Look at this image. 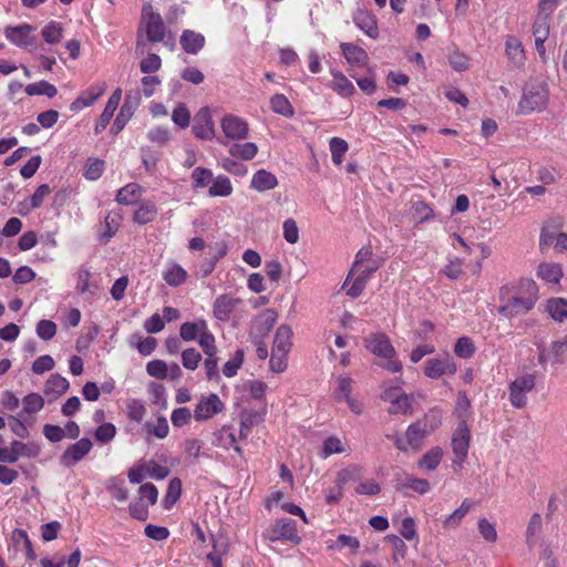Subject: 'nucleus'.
Segmentation results:
<instances>
[{"label":"nucleus","mask_w":567,"mask_h":567,"mask_svg":"<svg viewBox=\"0 0 567 567\" xmlns=\"http://www.w3.org/2000/svg\"><path fill=\"white\" fill-rule=\"evenodd\" d=\"M538 291L537 284L529 278H523L514 286L502 287L499 297L504 303L499 313L514 317L528 312L538 299Z\"/></svg>","instance_id":"1"},{"label":"nucleus","mask_w":567,"mask_h":567,"mask_svg":"<svg viewBox=\"0 0 567 567\" xmlns=\"http://www.w3.org/2000/svg\"><path fill=\"white\" fill-rule=\"evenodd\" d=\"M378 268L379 262L374 259L371 247L361 248L357 252L354 262L343 282L342 288L346 293L351 298H358Z\"/></svg>","instance_id":"2"},{"label":"nucleus","mask_w":567,"mask_h":567,"mask_svg":"<svg viewBox=\"0 0 567 567\" xmlns=\"http://www.w3.org/2000/svg\"><path fill=\"white\" fill-rule=\"evenodd\" d=\"M365 348L383 361L381 367L392 373H399L403 369L402 362L396 357V351L389 337L384 333H372L364 339Z\"/></svg>","instance_id":"3"},{"label":"nucleus","mask_w":567,"mask_h":567,"mask_svg":"<svg viewBox=\"0 0 567 567\" xmlns=\"http://www.w3.org/2000/svg\"><path fill=\"white\" fill-rule=\"evenodd\" d=\"M549 101L548 85L543 80H529L523 90L522 99L518 103L519 114H529L540 112L547 107Z\"/></svg>","instance_id":"4"},{"label":"nucleus","mask_w":567,"mask_h":567,"mask_svg":"<svg viewBox=\"0 0 567 567\" xmlns=\"http://www.w3.org/2000/svg\"><path fill=\"white\" fill-rule=\"evenodd\" d=\"M166 28L158 12H155L151 3H145L141 12L138 25V43L143 37L150 42H161L165 38Z\"/></svg>","instance_id":"5"},{"label":"nucleus","mask_w":567,"mask_h":567,"mask_svg":"<svg viewBox=\"0 0 567 567\" xmlns=\"http://www.w3.org/2000/svg\"><path fill=\"white\" fill-rule=\"evenodd\" d=\"M381 400L389 404L391 414H411L413 412L414 398L403 391L401 385L384 383Z\"/></svg>","instance_id":"6"},{"label":"nucleus","mask_w":567,"mask_h":567,"mask_svg":"<svg viewBox=\"0 0 567 567\" xmlns=\"http://www.w3.org/2000/svg\"><path fill=\"white\" fill-rule=\"evenodd\" d=\"M536 386L535 373H523L517 375L508 384V400L515 409H524L528 403V394Z\"/></svg>","instance_id":"7"},{"label":"nucleus","mask_w":567,"mask_h":567,"mask_svg":"<svg viewBox=\"0 0 567 567\" xmlns=\"http://www.w3.org/2000/svg\"><path fill=\"white\" fill-rule=\"evenodd\" d=\"M265 537L270 542L285 540L295 545L301 542V537L298 535L297 524L290 518L277 519L267 528Z\"/></svg>","instance_id":"8"},{"label":"nucleus","mask_w":567,"mask_h":567,"mask_svg":"<svg viewBox=\"0 0 567 567\" xmlns=\"http://www.w3.org/2000/svg\"><path fill=\"white\" fill-rule=\"evenodd\" d=\"M179 337L186 342L197 340L199 347H203L210 342V340L216 339L209 330L205 319H197L196 321L182 323L179 327Z\"/></svg>","instance_id":"9"},{"label":"nucleus","mask_w":567,"mask_h":567,"mask_svg":"<svg viewBox=\"0 0 567 567\" xmlns=\"http://www.w3.org/2000/svg\"><path fill=\"white\" fill-rule=\"evenodd\" d=\"M34 32L35 28L33 25L22 23L7 27L4 29V37L13 45L20 49L31 50L37 42Z\"/></svg>","instance_id":"10"},{"label":"nucleus","mask_w":567,"mask_h":567,"mask_svg":"<svg viewBox=\"0 0 567 567\" xmlns=\"http://www.w3.org/2000/svg\"><path fill=\"white\" fill-rule=\"evenodd\" d=\"M471 442V431L467 423L460 422L452 435L453 464L462 466L467 458Z\"/></svg>","instance_id":"11"},{"label":"nucleus","mask_w":567,"mask_h":567,"mask_svg":"<svg viewBox=\"0 0 567 567\" xmlns=\"http://www.w3.org/2000/svg\"><path fill=\"white\" fill-rule=\"evenodd\" d=\"M225 410V403L216 393L200 395L195 408L194 419L197 422L208 421Z\"/></svg>","instance_id":"12"},{"label":"nucleus","mask_w":567,"mask_h":567,"mask_svg":"<svg viewBox=\"0 0 567 567\" xmlns=\"http://www.w3.org/2000/svg\"><path fill=\"white\" fill-rule=\"evenodd\" d=\"M220 128L224 136L231 141L246 140L249 135L248 122L235 114H225L220 120Z\"/></svg>","instance_id":"13"},{"label":"nucleus","mask_w":567,"mask_h":567,"mask_svg":"<svg viewBox=\"0 0 567 567\" xmlns=\"http://www.w3.org/2000/svg\"><path fill=\"white\" fill-rule=\"evenodd\" d=\"M456 371L457 364L450 354L431 358L424 362V374L429 379H440L444 375L452 377Z\"/></svg>","instance_id":"14"},{"label":"nucleus","mask_w":567,"mask_h":567,"mask_svg":"<svg viewBox=\"0 0 567 567\" xmlns=\"http://www.w3.org/2000/svg\"><path fill=\"white\" fill-rule=\"evenodd\" d=\"M430 432L426 429L421 427L420 423L411 424L403 436H394V445L400 451L406 452L409 449L417 451Z\"/></svg>","instance_id":"15"},{"label":"nucleus","mask_w":567,"mask_h":567,"mask_svg":"<svg viewBox=\"0 0 567 567\" xmlns=\"http://www.w3.org/2000/svg\"><path fill=\"white\" fill-rule=\"evenodd\" d=\"M353 380L347 375H340L336 380L334 396L338 401L347 402L349 409L354 414H361L363 404L351 395Z\"/></svg>","instance_id":"16"},{"label":"nucleus","mask_w":567,"mask_h":567,"mask_svg":"<svg viewBox=\"0 0 567 567\" xmlns=\"http://www.w3.org/2000/svg\"><path fill=\"white\" fill-rule=\"evenodd\" d=\"M192 130L194 135L200 140L210 141L215 137V125L208 106H203L198 110Z\"/></svg>","instance_id":"17"},{"label":"nucleus","mask_w":567,"mask_h":567,"mask_svg":"<svg viewBox=\"0 0 567 567\" xmlns=\"http://www.w3.org/2000/svg\"><path fill=\"white\" fill-rule=\"evenodd\" d=\"M567 358V334L550 343L548 348H539L538 362L545 367L548 362L560 363Z\"/></svg>","instance_id":"18"},{"label":"nucleus","mask_w":567,"mask_h":567,"mask_svg":"<svg viewBox=\"0 0 567 567\" xmlns=\"http://www.w3.org/2000/svg\"><path fill=\"white\" fill-rule=\"evenodd\" d=\"M241 303V299L223 293L213 303V316L219 321H227Z\"/></svg>","instance_id":"19"},{"label":"nucleus","mask_w":567,"mask_h":567,"mask_svg":"<svg viewBox=\"0 0 567 567\" xmlns=\"http://www.w3.org/2000/svg\"><path fill=\"white\" fill-rule=\"evenodd\" d=\"M200 349L205 354L203 367H204L206 379L209 381L218 380L219 379L218 365H219L220 359L218 357V348L216 344V339L210 340V342L200 347Z\"/></svg>","instance_id":"20"},{"label":"nucleus","mask_w":567,"mask_h":567,"mask_svg":"<svg viewBox=\"0 0 567 567\" xmlns=\"http://www.w3.org/2000/svg\"><path fill=\"white\" fill-rule=\"evenodd\" d=\"M504 45L508 64L515 69L524 68L526 54L522 41L514 35H507Z\"/></svg>","instance_id":"21"},{"label":"nucleus","mask_w":567,"mask_h":567,"mask_svg":"<svg viewBox=\"0 0 567 567\" xmlns=\"http://www.w3.org/2000/svg\"><path fill=\"white\" fill-rule=\"evenodd\" d=\"M266 414V408H262L261 410H243L239 414V437L247 439L251 429L264 422Z\"/></svg>","instance_id":"22"},{"label":"nucleus","mask_w":567,"mask_h":567,"mask_svg":"<svg viewBox=\"0 0 567 567\" xmlns=\"http://www.w3.org/2000/svg\"><path fill=\"white\" fill-rule=\"evenodd\" d=\"M92 449V442L89 439H81L70 445L61 455V463L64 466H73L89 454Z\"/></svg>","instance_id":"23"},{"label":"nucleus","mask_w":567,"mask_h":567,"mask_svg":"<svg viewBox=\"0 0 567 567\" xmlns=\"http://www.w3.org/2000/svg\"><path fill=\"white\" fill-rule=\"evenodd\" d=\"M105 92V84H93L87 87L70 104V110L74 113L91 106Z\"/></svg>","instance_id":"24"},{"label":"nucleus","mask_w":567,"mask_h":567,"mask_svg":"<svg viewBox=\"0 0 567 567\" xmlns=\"http://www.w3.org/2000/svg\"><path fill=\"white\" fill-rule=\"evenodd\" d=\"M340 49L351 69H363L369 63L368 53L352 43H341Z\"/></svg>","instance_id":"25"},{"label":"nucleus","mask_w":567,"mask_h":567,"mask_svg":"<svg viewBox=\"0 0 567 567\" xmlns=\"http://www.w3.org/2000/svg\"><path fill=\"white\" fill-rule=\"evenodd\" d=\"M121 99H122V90L116 89L112 93V95L109 97L107 103L95 124V127H94L95 134H100L101 132H103L106 128V126L110 124V122L114 115V112L118 107Z\"/></svg>","instance_id":"26"},{"label":"nucleus","mask_w":567,"mask_h":567,"mask_svg":"<svg viewBox=\"0 0 567 567\" xmlns=\"http://www.w3.org/2000/svg\"><path fill=\"white\" fill-rule=\"evenodd\" d=\"M553 247L556 252L567 250V234L543 229L539 237V248L542 250Z\"/></svg>","instance_id":"27"},{"label":"nucleus","mask_w":567,"mask_h":567,"mask_svg":"<svg viewBox=\"0 0 567 567\" xmlns=\"http://www.w3.org/2000/svg\"><path fill=\"white\" fill-rule=\"evenodd\" d=\"M536 276L546 284L559 285L564 270L558 262L544 261L538 265Z\"/></svg>","instance_id":"28"},{"label":"nucleus","mask_w":567,"mask_h":567,"mask_svg":"<svg viewBox=\"0 0 567 567\" xmlns=\"http://www.w3.org/2000/svg\"><path fill=\"white\" fill-rule=\"evenodd\" d=\"M214 437L217 446L225 450H234L239 456L243 455V450L237 442V436L231 425H223L214 433Z\"/></svg>","instance_id":"29"},{"label":"nucleus","mask_w":567,"mask_h":567,"mask_svg":"<svg viewBox=\"0 0 567 567\" xmlns=\"http://www.w3.org/2000/svg\"><path fill=\"white\" fill-rule=\"evenodd\" d=\"M21 404L22 410L20 412V416L25 421L34 420V415L44 406V399L41 394L31 392L23 396Z\"/></svg>","instance_id":"30"},{"label":"nucleus","mask_w":567,"mask_h":567,"mask_svg":"<svg viewBox=\"0 0 567 567\" xmlns=\"http://www.w3.org/2000/svg\"><path fill=\"white\" fill-rule=\"evenodd\" d=\"M162 277L171 287H178L186 282L187 271L177 262L168 261L163 270Z\"/></svg>","instance_id":"31"},{"label":"nucleus","mask_w":567,"mask_h":567,"mask_svg":"<svg viewBox=\"0 0 567 567\" xmlns=\"http://www.w3.org/2000/svg\"><path fill=\"white\" fill-rule=\"evenodd\" d=\"M332 80L329 86L341 97L348 99L355 93L352 82L340 71L331 70Z\"/></svg>","instance_id":"32"},{"label":"nucleus","mask_w":567,"mask_h":567,"mask_svg":"<svg viewBox=\"0 0 567 567\" xmlns=\"http://www.w3.org/2000/svg\"><path fill=\"white\" fill-rule=\"evenodd\" d=\"M278 313L275 309H266L252 321V330L259 336H266L275 326Z\"/></svg>","instance_id":"33"},{"label":"nucleus","mask_w":567,"mask_h":567,"mask_svg":"<svg viewBox=\"0 0 567 567\" xmlns=\"http://www.w3.org/2000/svg\"><path fill=\"white\" fill-rule=\"evenodd\" d=\"M30 455L29 447L21 441L11 442L10 446L0 449V462L16 463L20 456Z\"/></svg>","instance_id":"34"},{"label":"nucleus","mask_w":567,"mask_h":567,"mask_svg":"<svg viewBox=\"0 0 567 567\" xmlns=\"http://www.w3.org/2000/svg\"><path fill=\"white\" fill-rule=\"evenodd\" d=\"M277 185H278L277 177L272 173H270L266 169L257 171L252 175L251 182H250V187L257 192L270 190V189H274L275 187H277Z\"/></svg>","instance_id":"35"},{"label":"nucleus","mask_w":567,"mask_h":567,"mask_svg":"<svg viewBox=\"0 0 567 567\" xmlns=\"http://www.w3.org/2000/svg\"><path fill=\"white\" fill-rule=\"evenodd\" d=\"M233 192L234 187L229 177L223 174L213 177L210 186L208 187V195L210 197H228Z\"/></svg>","instance_id":"36"},{"label":"nucleus","mask_w":567,"mask_h":567,"mask_svg":"<svg viewBox=\"0 0 567 567\" xmlns=\"http://www.w3.org/2000/svg\"><path fill=\"white\" fill-rule=\"evenodd\" d=\"M205 44L203 34L192 30H185L181 35V45L185 52L196 54Z\"/></svg>","instance_id":"37"},{"label":"nucleus","mask_w":567,"mask_h":567,"mask_svg":"<svg viewBox=\"0 0 567 567\" xmlns=\"http://www.w3.org/2000/svg\"><path fill=\"white\" fill-rule=\"evenodd\" d=\"M51 193V188L47 184L40 185L33 195L23 202L20 203V213L28 214L32 209L40 207L44 200V198Z\"/></svg>","instance_id":"38"},{"label":"nucleus","mask_w":567,"mask_h":567,"mask_svg":"<svg viewBox=\"0 0 567 567\" xmlns=\"http://www.w3.org/2000/svg\"><path fill=\"white\" fill-rule=\"evenodd\" d=\"M545 310L553 320L563 322L567 318V299L550 298L545 303Z\"/></svg>","instance_id":"39"},{"label":"nucleus","mask_w":567,"mask_h":567,"mask_svg":"<svg viewBox=\"0 0 567 567\" xmlns=\"http://www.w3.org/2000/svg\"><path fill=\"white\" fill-rule=\"evenodd\" d=\"M128 343L144 357L151 355L157 347V340L155 338L143 337L138 333L132 334L128 339Z\"/></svg>","instance_id":"40"},{"label":"nucleus","mask_w":567,"mask_h":567,"mask_svg":"<svg viewBox=\"0 0 567 567\" xmlns=\"http://www.w3.org/2000/svg\"><path fill=\"white\" fill-rule=\"evenodd\" d=\"M291 328L287 324H281L276 330L272 350L289 353L291 349Z\"/></svg>","instance_id":"41"},{"label":"nucleus","mask_w":567,"mask_h":567,"mask_svg":"<svg viewBox=\"0 0 567 567\" xmlns=\"http://www.w3.org/2000/svg\"><path fill=\"white\" fill-rule=\"evenodd\" d=\"M69 385V381L64 377L51 374L44 384V393L58 398L68 391Z\"/></svg>","instance_id":"42"},{"label":"nucleus","mask_w":567,"mask_h":567,"mask_svg":"<svg viewBox=\"0 0 567 567\" xmlns=\"http://www.w3.org/2000/svg\"><path fill=\"white\" fill-rule=\"evenodd\" d=\"M143 189L136 183H130L122 187L116 195V202L122 205H132L142 196Z\"/></svg>","instance_id":"43"},{"label":"nucleus","mask_w":567,"mask_h":567,"mask_svg":"<svg viewBox=\"0 0 567 567\" xmlns=\"http://www.w3.org/2000/svg\"><path fill=\"white\" fill-rule=\"evenodd\" d=\"M354 22L368 37L372 39L378 37L377 21L369 12L359 11L354 17Z\"/></svg>","instance_id":"44"},{"label":"nucleus","mask_w":567,"mask_h":567,"mask_svg":"<svg viewBox=\"0 0 567 567\" xmlns=\"http://www.w3.org/2000/svg\"><path fill=\"white\" fill-rule=\"evenodd\" d=\"M349 451V445L344 440L337 436H329L323 441L321 457L328 458L332 454H341Z\"/></svg>","instance_id":"45"},{"label":"nucleus","mask_w":567,"mask_h":567,"mask_svg":"<svg viewBox=\"0 0 567 567\" xmlns=\"http://www.w3.org/2000/svg\"><path fill=\"white\" fill-rule=\"evenodd\" d=\"M444 452L440 446L430 449L417 462L420 468L426 471H434L440 465L443 458Z\"/></svg>","instance_id":"46"},{"label":"nucleus","mask_w":567,"mask_h":567,"mask_svg":"<svg viewBox=\"0 0 567 567\" xmlns=\"http://www.w3.org/2000/svg\"><path fill=\"white\" fill-rule=\"evenodd\" d=\"M13 546L17 550L25 553L27 557L33 559L35 554L32 549L31 540L25 530L14 529L11 536Z\"/></svg>","instance_id":"47"},{"label":"nucleus","mask_w":567,"mask_h":567,"mask_svg":"<svg viewBox=\"0 0 567 567\" xmlns=\"http://www.w3.org/2000/svg\"><path fill=\"white\" fill-rule=\"evenodd\" d=\"M157 215V207L152 202L142 203L134 212L133 220L136 224L145 225L155 219Z\"/></svg>","instance_id":"48"},{"label":"nucleus","mask_w":567,"mask_h":567,"mask_svg":"<svg viewBox=\"0 0 567 567\" xmlns=\"http://www.w3.org/2000/svg\"><path fill=\"white\" fill-rule=\"evenodd\" d=\"M214 174L213 171L203 166H197L193 169L190 178L194 189H203L210 186Z\"/></svg>","instance_id":"49"},{"label":"nucleus","mask_w":567,"mask_h":567,"mask_svg":"<svg viewBox=\"0 0 567 567\" xmlns=\"http://www.w3.org/2000/svg\"><path fill=\"white\" fill-rule=\"evenodd\" d=\"M270 107L274 113L285 117H292L295 114L293 106L284 94H275L270 97Z\"/></svg>","instance_id":"50"},{"label":"nucleus","mask_w":567,"mask_h":567,"mask_svg":"<svg viewBox=\"0 0 567 567\" xmlns=\"http://www.w3.org/2000/svg\"><path fill=\"white\" fill-rule=\"evenodd\" d=\"M258 153V146L252 142H246L243 144H233L229 148V154L233 157L240 158L244 161L252 159Z\"/></svg>","instance_id":"51"},{"label":"nucleus","mask_w":567,"mask_h":567,"mask_svg":"<svg viewBox=\"0 0 567 567\" xmlns=\"http://www.w3.org/2000/svg\"><path fill=\"white\" fill-rule=\"evenodd\" d=\"M399 533L402 538L408 542H413L416 546L419 544V534L416 530L415 519L411 516H405L400 520Z\"/></svg>","instance_id":"52"},{"label":"nucleus","mask_w":567,"mask_h":567,"mask_svg":"<svg viewBox=\"0 0 567 567\" xmlns=\"http://www.w3.org/2000/svg\"><path fill=\"white\" fill-rule=\"evenodd\" d=\"M329 148L333 164L340 166L343 162L346 153L349 150L348 142L341 137L334 136L329 141Z\"/></svg>","instance_id":"53"},{"label":"nucleus","mask_w":567,"mask_h":567,"mask_svg":"<svg viewBox=\"0 0 567 567\" xmlns=\"http://www.w3.org/2000/svg\"><path fill=\"white\" fill-rule=\"evenodd\" d=\"M121 221L122 215L120 213H109L104 219V231L101 234V238L109 241L118 230Z\"/></svg>","instance_id":"54"},{"label":"nucleus","mask_w":567,"mask_h":567,"mask_svg":"<svg viewBox=\"0 0 567 567\" xmlns=\"http://www.w3.org/2000/svg\"><path fill=\"white\" fill-rule=\"evenodd\" d=\"M471 509V504L468 501H463L461 506L456 508L452 514H450L444 520H443V527L447 529L456 528L460 526L463 518L466 516V514Z\"/></svg>","instance_id":"55"},{"label":"nucleus","mask_w":567,"mask_h":567,"mask_svg":"<svg viewBox=\"0 0 567 567\" xmlns=\"http://www.w3.org/2000/svg\"><path fill=\"white\" fill-rule=\"evenodd\" d=\"M25 93L30 96L32 95H45L48 97H53L56 95V87L47 82V81H40L37 83L28 84L24 89Z\"/></svg>","instance_id":"56"},{"label":"nucleus","mask_w":567,"mask_h":567,"mask_svg":"<svg viewBox=\"0 0 567 567\" xmlns=\"http://www.w3.org/2000/svg\"><path fill=\"white\" fill-rule=\"evenodd\" d=\"M42 37L49 44H56L63 38V27L61 23L51 21L42 29Z\"/></svg>","instance_id":"57"},{"label":"nucleus","mask_w":567,"mask_h":567,"mask_svg":"<svg viewBox=\"0 0 567 567\" xmlns=\"http://www.w3.org/2000/svg\"><path fill=\"white\" fill-rule=\"evenodd\" d=\"M104 168V161L91 157L85 163L83 176L87 181H96L102 176Z\"/></svg>","instance_id":"58"},{"label":"nucleus","mask_w":567,"mask_h":567,"mask_svg":"<svg viewBox=\"0 0 567 567\" xmlns=\"http://www.w3.org/2000/svg\"><path fill=\"white\" fill-rule=\"evenodd\" d=\"M447 59L450 65L456 72L467 71L471 66V58L462 51L454 50L450 52Z\"/></svg>","instance_id":"59"},{"label":"nucleus","mask_w":567,"mask_h":567,"mask_svg":"<svg viewBox=\"0 0 567 567\" xmlns=\"http://www.w3.org/2000/svg\"><path fill=\"white\" fill-rule=\"evenodd\" d=\"M362 475V468L358 465H348L337 473L336 482L343 487L350 483L359 480Z\"/></svg>","instance_id":"60"},{"label":"nucleus","mask_w":567,"mask_h":567,"mask_svg":"<svg viewBox=\"0 0 567 567\" xmlns=\"http://www.w3.org/2000/svg\"><path fill=\"white\" fill-rule=\"evenodd\" d=\"M106 489L118 502H124L128 497V492L124 486V482L117 477H111L106 482Z\"/></svg>","instance_id":"61"},{"label":"nucleus","mask_w":567,"mask_h":567,"mask_svg":"<svg viewBox=\"0 0 567 567\" xmlns=\"http://www.w3.org/2000/svg\"><path fill=\"white\" fill-rule=\"evenodd\" d=\"M182 364L186 370L195 371L203 359L202 353L195 348H187L182 351Z\"/></svg>","instance_id":"62"},{"label":"nucleus","mask_w":567,"mask_h":567,"mask_svg":"<svg viewBox=\"0 0 567 567\" xmlns=\"http://www.w3.org/2000/svg\"><path fill=\"white\" fill-rule=\"evenodd\" d=\"M146 372L150 377L158 380L168 378V364L161 359H155L146 363Z\"/></svg>","instance_id":"63"},{"label":"nucleus","mask_w":567,"mask_h":567,"mask_svg":"<svg viewBox=\"0 0 567 567\" xmlns=\"http://www.w3.org/2000/svg\"><path fill=\"white\" fill-rule=\"evenodd\" d=\"M213 547L214 550L207 555V559L213 567H223V556L228 553L229 545L227 542L214 540Z\"/></svg>","instance_id":"64"}]
</instances>
